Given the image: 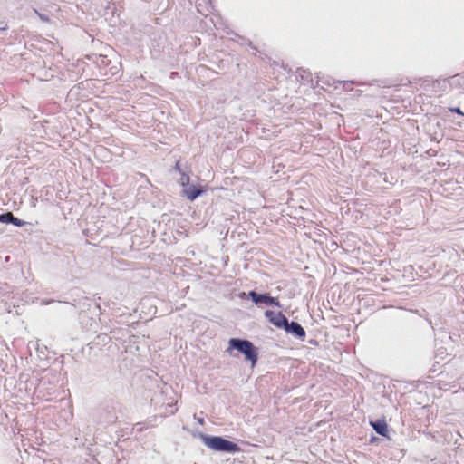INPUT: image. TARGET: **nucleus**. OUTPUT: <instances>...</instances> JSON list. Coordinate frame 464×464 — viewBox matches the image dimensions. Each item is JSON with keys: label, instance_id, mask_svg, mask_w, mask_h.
<instances>
[{"label": "nucleus", "instance_id": "1", "mask_svg": "<svg viewBox=\"0 0 464 464\" xmlns=\"http://www.w3.org/2000/svg\"><path fill=\"white\" fill-rule=\"evenodd\" d=\"M228 343L227 352L229 353H231L233 349H237L245 355L246 361L251 362L252 367L256 364L258 360L257 349L250 341L232 338Z\"/></svg>", "mask_w": 464, "mask_h": 464}, {"label": "nucleus", "instance_id": "8", "mask_svg": "<svg viewBox=\"0 0 464 464\" xmlns=\"http://www.w3.org/2000/svg\"><path fill=\"white\" fill-rule=\"evenodd\" d=\"M290 327L297 336L304 337L305 335V331L299 324L293 322Z\"/></svg>", "mask_w": 464, "mask_h": 464}, {"label": "nucleus", "instance_id": "9", "mask_svg": "<svg viewBox=\"0 0 464 464\" xmlns=\"http://www.w3.org/2000/svg\"><path fill=\"white\" fill-rule=\"evenodd\" d=\"M450 111L458 114L463 115L462 111L459 108H451Z\"/></svg>", "mask_w": 464, "mask_h": 464}, {"label": "nucleus", "instance_id": "3", "mask_svg": "<svg viewBox=\"0 0 464 464\" xmlns=\"http://www.w3.org/2000/svg\"><path fill=\"white\" fill-rule=\"evenodd\" d=\"M265 315L274 325L288 329V321L282 313H276L268 310L265 313Z\"/></svg>", "mask_w": 464, "mask_h": 464}, {"label": "nucleus", "instance_id": "7", "mask_svg": "<svg viewBox=\"0 0 464 464\" xmlns=\"http://www.w3.org/2000/svg\"><path fill=\"white\" fill-rule=\"evenodd\" d=\"M184 193L189 200L193 201L199 195H201L203 193V190L200 188H198L196 186H190L187 189L184 190Z\"/></svg>", "mask_w": 464, "mask_h": 464}, {"label": "nucleus", "instance_id": "4", "mask_svg": "<svg viewBox=\"0 0 464 464\" xmlns=\"http://www.w3.org/2000/svg\"><path fill=\"white\" fill-rule=\"evenodd\" d=\"M249 295L256 304H264L266 305H280L277 299L274 297H270L265 295H257L256 292H249Z\"/></svg>", "mask_w": 464, "mask_h": 464}, {"label": "nucleus", "instance_id": "2", "mask_svg": "<svg viewBox=\"0 0 464 464\" xmlns=\"http://www.w3.org/2000/svg\"><path fill=\"white\" fill-rule=\"evenodd\" d=\"M204 444L216 451L238 452L240 448L237 444L218 436H201Z\"/></svg>", "mask_w": 464, "mask_h": 464}, {"label": "nucleus", "instance_id": "10", "mask_svg": "<svg viewBox=\"0 0 464 464\" xmlns=\"http://www.w3.org/2000/svg\"><path fill=\"white\" fill-rule=\"evenodd\" d=\"M175 169L177 170L180 171V167H179V161L176 163Z\"/></svg>", "mask_w": 464, "mask_h": 464}, {"label": "nucleus", "instance_id": "5", "mask_svg": "<svg viewBox=\"0 0 464 464\" xmlns=\"http://www.w3.org/2000/svg\"><path fill=\"white\" fill-rule=\"evenodd\" d=\"M0 222L11 223L16 227H23L25 224L24 220L15 218L11 212L0 215Z\"/></svg>", "mask_w": 464, "mask_h": 464}, {"label": "nucleus", "instance_id": "6", "mask_svg": "<svg viewBox=\"0 0 464 464\" xmlns=\"http://www.w3.org/2000/svg\"><path fill=\"white\" fill-rule=\"evenodd\" d=\"M371 425L378 434L384 437L388 436V425L384 420L372 421Z\"/></svg>", "mask_w": 464, "mask_h": 464}]
</instances>
